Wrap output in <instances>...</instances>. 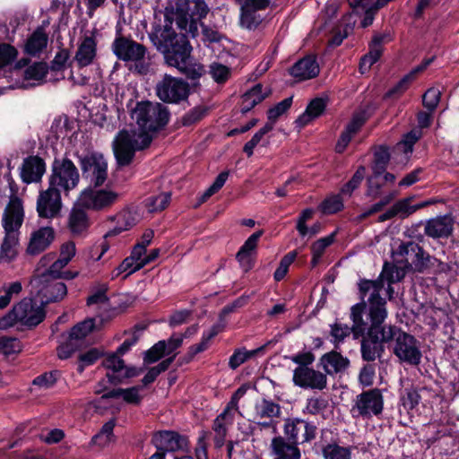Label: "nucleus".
I'll return each instance as SVG.
<instances>
[{"label": "nucleus", "instance_id": "obj_64", "mask_svg": "<svg viewBox=\"0 0 459 459\" xmlns=\"http://www.w3.org/2000/svg\"><path fill=\"white\" fill-rule=\"evenodd\" d=\"M401 401L405 409L411 410L420 403V395L415 388H406Z\"/></svg>", "mask_w": 459, "mask_h": 459}, {"label": "nucleus", "instance_id": "obj_34", "mask_svg": "<svg viewBox=\"0 0 459 459\" xmlns=\"http://www.w3.org/2000/svg\"><path fill=\"white\" fill-rule=\"evenodd\" d=\"M452 231L451 221L448 217H437L428 221L425 233L432 238L448 236Z\"/></svg>", "mask_w": 459, "mask_h": 459}, {"label": "nucleus", "instance_id": "obj_35", "mask_svg": "<svg viewBox=\"0 0 459 459\" xmlns=\"http://www.w3.org/2000/svg\"><path fill=\"white\" fill-rule=\"evenodd\" d=\"M117 225L109 230L105 238L115 236L122 231L127 230L137 224L139 218L136 212L130 210H124L116 216Z\"/></svg>", "mask_w": 459, "mask_h": 459}, {"label": "nucleus", "instance_id": "obj_4", "mask_svg": "<svg viewBox=\"0 0 459 459\" xmlns=\"http://www.w3.org/2000/svg\"><path fill=\"white\" fill-rule=\"evenodd\" d=\"M359 303L365 304L367 320L385 322L387 317L386 301L381 296L385 283L379 276L377 280H360L358 283Z\"/></svg>", "mask_w": 459, "mask_h": 459}, {"label": "nucleus", "instance_id": "obj_36", "mask_svg": "<svg viewBox=\"0 0 459 459\" xmlns=\"http://www.w3.org/2000/svg\"><path fill=\"white\" fill-rule=\"evenodd\" d=\"M67 264H65L61 259H56L54 261L50 266L45 270L44 272H40L39 268L37 269V273L34 277H39V282H46L47 279L57 280L60 278H74V275L70 274L69 273H63L62 270Z\"/></svg>", "mask_w": 459, "mask_h": 459}, {"label": "nucleus", "instance_id": "obj_17", "mask_svg": "<svg viewBox=\"0 0 459 459\" xmlns=\"http://www.w3.org/2000/svg\"><path fill=\"white\" fill-rule=\"evenodd\" d=\"M283 431L288 441L297 445L308 442L316 437V427L299 419H287Z\"/></svg>", "mask_w": 459, "mask_h": 459}, {"label": "nucleus", "instance_id": "obj_45", "mask_svg": "<svg viewBox=\"0 0 459 459\" xmlns=\"http://www.w3.org/2000/svg\"><path fill=\"white\" fill-rule=\"evenodd\" d=\"M22 290L20 281H13L9 284H4L0 289V308H5L13 299V296L18 295Z\"/></svg>", "mask_w": 459, "mask_h": 459}, {"label": "nucleus", "instance_id": "obj_19", "mask_svg": "<svg viewBox=\"0 0 459 459\" xmlns=\"http://www.w3.org/2000/svg\"><path fill=\"white\" fill-rule=\"evenodd\" d=\"M120 356L115 352L109 354L102 361L103 367L111 371V373H107V377L111 383L121 382L124 378L133 377L140 373L135 368L126 367Z\"/></svg>", "mask_w": 459, "mask_h": 459}, {"label": "nucleus", "instance_id": "obj_41", "mask_svg": "<svg viewBox=\"0 0 459 459\" xmlns=\"http://www.w3.org/2000/svg\"><path fill=\"white\" fill-rule=\"evenodd\" d=\"M233 420H229L226 417V412L219 414L213 421L212 430L214 431V444L215 446L220 448L225 443L227 436L228 426L231 425Z\"/></svg>", "mask_w": 459, "mask_h": 459}, {"label": "nucleus", "instance_id": "obj_58", "mask_svg": "<svg viewBox=\"0 0 459 459\" xmlns=\"http://www.w3.org/2000/svg\"><path fill=\"white\" fill-rule=\"evenodd\" d=\"M441 98V91L437 88L429 89L422 97L423 106L433 112L437 107Z\"/></svg>", "mask_w": 459, "mask_h": 459}, {"label": "nucleus", "instance_id": "obj_18", "mask_svg": "<svg viewBox=\"0 0 459 459\" xmlns=\"http://www.w3.org/2000/svg\"><path fill=\"white\" fill-rule=\"evenodd\" d=\"M31 284L37 289L42 303L61 300L67 294L66 285L57 280L47 279L46 282H39V277H33Z\"/></svg>", "mask_w": 459, "mask_h": 459}, {"label": "nucleus", "instance_id": "obj_47", "mask_svg": "<svg viewBox=\"0 0 459 459\" xmlns=\"http://www.w3.org/2000/svg\"><path fill=\"white\" fill-rule=\"evenodd\" d=\"M171 199L169 193H161L158 195L151 196L146 199L145 206L150 212H158L164 210Z\"/></svg>", "mask_w": 459, "mask_h": 459}, {"label": "nucleus", "instance_id": "obj_57", "mask_svg": "<svg viewBox=\"0 0 459 459\" xmlns=\"http://www.w3.org/2000/svg\"><path fill=\"white\" fill-rule=\"evenodd\" d=\"M108 286L106 284H100L97 289L93 290L91 295L87 299L88 306H106L108 299L107 297Z\"/></svg>", "mask_w": 459, "mask_h": 459}, {"label": "nucleus", "instance_id": "obj_53", "mask_svg": "<svg viewBox=\"0 0 459 459\" xmlns=\"http://www.w3.org/2000/svg\"><path fill=\"white\" fill-rule=\"evenodd\" d=\"M341 195L340 193L325 198L321 204L322 212L325 214H333L341 211L343 208V200Z\"/></svg>", "mask_w": 459, "mask_h": 459}, {"label": "nucleus", "instance_id": "obj_16", "mask_svg": "<svg viewBox=\"0 0 459 459\" xmlns=\"http://www.w3.org/2000/svg\"><path fill=\"white\" fill-rule=\"evenodd\" d=\"M24 216L22 201L16 195L11 196L4 208L2 218V226L4 232L20 234V229L23 223Z\"/></svg>", "mask_w": 459, "mask_h": 459}, {"label": "nucleus", "instance_id": "obj_54", "mask_svg": "<svg viewBox=\"0 0 459 459\" xmlns=\"http://www.w3.org/2000/svg\"><path fill=\"white\" fill-rule=\"evenodd\" d=\"M297 255V251H291L289 252L281 259L279 266L277 267L273 274L275 281H280L285 277L289 271L290 265L295 261Z\"/></svg>", "mask_w": 459, "mask_h": 459}, {"label": "nucleus", "instance_id": "obj_55", "mask_svg": "<svg viewBox=\"0 0 459 459\" xmlns=\"http://www.w3.org/2000/svg\"><path fill=\"white\" fill-rule=\"evenodd\" d=\"M167 342L166 341H159L151 349H149L143 357L145 363H153L159 360L166 354Z\"/></svg>", "mask_w": 459, "mask_h": 459}, {"label": "nucleus", "instance_id": "obj_37", "mask_svg": "<svg viewBox=\"0 0 459 459\" xmlns=\"http://www.w3.org/2000/svg\"><path fill=\"white\" fill-rule=\"evenodd\" d=\"M221 331L222 327L220 325H214L209 330L204 331L200 342L188 348V351L186 353L187 360H191L196 354L206 351L209 348L212 338Z\"/></svg>", "mask_w": 459, "mask_h": 459}, {"label": "nucleus", "instance_id": "obj_61", "mask_svg": "<svg viewBox=\"0 0 459 459\" xmlns=\"http://www.w3.org/2000/svg\"><path fill=\"white\" fill-rule=\"evenodd\" d=\"M420 137V130H412L403 136V138L397 143V147L403 148L404 153L411 152L413 145Z\"/></svg>", "mask_w": 459, "mask_h": 459}, {"label": "nucleus", "instance_id": "obj_10", "mask_svg": "<svg viewBox=\"0 0 459 459\" xmlns=\"http://www.w3.org/2000/svg\"><path fill=\"white\" fill-rule=\"evenodd\" d=\"M394 353L400 361L409 365H419L421 360V351L419 342L411 334L401 331L394 326Z\"/></svg>", "mask_w": 459, "mask_h": 459}, {"label": "nucleus", "instance_id": "obj_26", "mask_svg": "<svg viewBox=\"0 0 459 459\" xmlns=\"http://www.w3.org/2000/svg\"><path fill=\"white\" fill-rule=\"evenodd\" d=\"M271 451L273 459H300V451L298 445L291 443L283 437H276L272 439Z\"/></svg>", "mask_w": 459, "mask_h": 459}, {"label": "nucleus", "instance_id": "obj_62", "mask_svg": "<svg viewBox=\"0 0 459 459\" xmlns=\"http://www.w3.org/2000/svg\"><path fill=\"white\" fill-rule=\"evenodd\" d=\"M210 74L216 82L222 83L229 79L230 75V70L224 65L213 63L210 66Z\"/></svg>", "mask_w": 459, "mask_h": 459}, {"label": "nucleus", "instance_id": "obj_42", "mask_svg": "<svg viewBox=\"0 0 459 459\" xmlns=\"http://www.w3.org/2000/svg\"><path fill=\"white\" fill-rule=\"evenodd\" d=\"M405 275L404 270L399 268L394 265H390L388 264H385L382 273L379 277L383 279V281H387L388 288L386 290L389 299L392 298L393 295V288L391 287L392 283L400 281Z\"/></svg>", "mask_w": 459, "mask_h": 459}, {"label": "nucleus", "instance_id": "obj_30", "mask_svg": "<svg viewBox=\"0 0 459 459\" xmlns=\"http://www.w3.org/2000/svg\"><path fill=\"white\" fill-rule=\"evenodd\" d=\"M270 94L271 90L268 87H264L261 83L255 84L242 95L241 112L247 113L250 111L255 106L261 103Z\"/></svg>", "mask_w": 459, "mask_h": 459}, {"label": "nucleus", "instance_id": "obj_6", "mask_svg": "<svg viewBox=\"0 0 459 459\" xmlns=\"http://www.w3.org/2000/svg\"><path fill=\"white\" fill-rule=\"evenodd\" d=\"M79 181V171L71 160L63 158L53 161L48 186L67 195L78 186Z\"/></svg>", "mask_w": 459, "mask_h": 459}, {"label": "nucleus", "instance_id": "obj_51", "mask_svg": "<svg viewBox=\"0 0 459 459\" xmlns=\"http://www.w3.org/2000/svg\"><path fill=\"white\" fill-rule=\"evenodd\" d=\"M292 99L291 98H286L278 104H276L274 107L271 108L267 112V123H271L272 129L274 126V124L279 117H281L282 114H284L291 106Z\"/></svg>", "mask_w": 459, "mask_h": 459}, {"label": "nucleus", "instance_id": "obj_43", "mask_svg": "<svg viewBox=\"0 0 459 459\" xmlns=\"http://www.w3.org/2000/svg\"><path fill=\"white\" fill-rule=\"evenodd\" d=\"M335 233L322 238L316 240L311 246L312 260L311 264L313 267L316 266L319 263L321 256L325 253V249L333 243Z\"/></svg>", "mask_w": 459, "mask_h": 459}, {"label": "nucleus", "instance_id": "obj_25", "mask_svg": "<svg viewBox=\"0 0 459 459\" xmlns=\"http://www.w3.org/2000/svg\"><path fill=\"white\" fill-rule=\"evenodd\" d=\"M84 207L74 204L68 215L67 227L74 236H83L90 227V219Z\"/></svg>", "mask_w": 459, "mask_h": 459}, {"label": "nucleus", "instance_id": "obj_44", "mask_svg": "<svg viewBox=\"0 0 459 459\" xmlns=\"http://www.w3.org/2000/svg\"><path fill=\"white\" fill-rule=\"evenodd\" d=\"M390 160V154L388 149L385 146H379L374 153V162L372 165V171L377 176H381L386 169Z\"/></svg>", "mask_w": 459, "mask_h": 459}, {"label": "nucleus", "instance_id": "obj_24", "mask_svg": "<svg viewBox=\"0 0 459 459\" xmlns=\"http://www.w3.org/2000/svg\"><path fill=\"white\" fill-rule=\"evenodd\" d=\"M97 56V41L93 34H85L78 44L74 56L78 66L85 67L91 65Z\"/></svg>", "mask_w": 459, "mask_h": 459}, {"label": "nucleus", "instance_id": "obj_9", "mask_svg": "<svg viewBox=\"0 0 459 459\" xmlns=\"http://www.w3.org/2000/svg\"><path fill=\"white\" fill-rule=\"evenodd\" d=\"M384 409V397L381 390L370 389L356 396L351 412L353 418L370 419L378 416Z\"/></svg>", "mask_w": 459, "mask_h": 459}, {"label": "nucleus", "instance_id": "obj_46", "mask_svg": "<svg viewBox=\"0 0 459 459\" xmlns=\"http://www.w3.org/2000/svg\"><path fill=\"white\" fill-rule=\"evenodd\" d=\"M95 327L94 319L90 318L86 319L76 325H74L69 335L72 337V340L77 341L79 343H82V340L93 331Z\"/></svg>", "mask_w": 459, "mask_h": 459}, {"label": "nucleus", "instance_id": "obj_20", "mask_svg": "<svg viewBox=\"0 0 459 459\" xmlns=\"http://www.w3.org/2000/svg\"><path fill=\"white\" fill-rule=\"evenodd\" d=\"M152 444L158 452L185 450L188 446V440L185 436L177 432L163 430L156 432L152 437Z\"/></svg>", "mask_w": 459, "mask_h": 459}, {"label": "nucleus", "instance_id": "obj_32", "mask_svg": "<svg viewBox=\"0 0 459 459\" xmlns=\"http://www.w3.org/2000/svg\"><path fill=\"white\" fill-rule=\"evenodd\" d=\"M326 98H316L307 105L306 110L298 117L296 123L303 127L320 117L326 108Z\"/></svg>", "mask_w": 459, "mask_h": 459}, {"label": "nucleus", "instance_id": "obj_31", "mask_svg": "<svg viewBox=\"0 0 459 459\" xmlns=\"http://www.w3.org/2000/svg\"><path fill=\"white\" fill-rule=\"evenodd\" d=\"M19 233L4 232L0 246V264L12 263L18 255Z\"/></svg>", "mask_w": 459, "mask_h": 459}, {"label": "nucleus", "instance_id": "obj_15", "mask_svg": "<svg viewBox=\"0 0 459 459\" xmlns=\"http://www.w3.org/2000/svg\"><path fill=\"white\" fill-rule=\"evenodd\" d=\"M60 193L50 186L39 192L36 208L40 218L52 219L59 214L62 208Z\"/></svg>", "mask_w": 459, "mask_h": 459}, {"label": "nucleus", "instance_id": "obj_39", "mask_svg": "<svg viewBox=\"0 0 459 459\" xmlns=\"http://www.w3.org/2000/svg\"><path fill=\"white\" fill-rule=\"evenodd\" d=\"M140 387L134 386L130 388H117L104 394L100 400L104 401L108 398L122 397L127 403L138 404L141 402V395L139 394Z\"/></svg>", "mask_w": 459, "mask_h": 459}, {"label": "nucleus", "instance_id": "obj_23", "mask_svg": "<svg viewBox=\"0 0 459 459\" xmlns=\"http://www.w3.org/2000/svg\"><path fill=\"white\" fill-rule=\"evenodd\" d=\"M54 238L55 231L53 228L41 227L31 233L26 251L30 255H37L46 250Z\"/></svg>", "mask_w": 459, "mask_h": 459}, {"label": "nucleus", "instance_id": "obj_21", "mask_svg": "<svg viewBox=\"0 0 459 459\" xmlns=\"http://www.w3.org/2000/svg\"><path fill=\"white\" fill-rule=\"evenodd\" d=\"M46 172L44 160L37 155H32L23 160L21 168V178L26 184L39 183Z\"/></svg>", "mask_w": 459, "mask_h": 459}, {"label": "nucleus", "instance_id": "obj_50", "mask_svg": "<svg viewBox=\"0 0 459 459\" xmlns=\"http://www.w3.org/2000/svg\"><path fill=\"white\" fill-rule=\"evenodd\" d=\"M261 22L262 17L256 13V10L241 9L240 23L242 27L247 30H255Z\"/></svg>", "mask_w": 459, "mask_h": 459}, {"label": "nucleus", "instance_id": "obj_48", "mask_svg": "<svg viewBox=\"0 0 459 459\" xmlns=\"http://www.w3.org/2000/svg\"><path fill=\"white\" fill-rule=\"evenodd\" d=\"M144 266V263L136 262L131 256L123 260V262L113 271L112 278L119 276L121 273H126V276L140 270Z\"/></svg>", "mask_w": 459, "mask_h": 459}, {"label": "nucleus", "instance_id": "obj_7", "mask_svg": "<svg viewBox=\"0 0 459 459\" xmlns=\"http://www.w3.org/2000/svg\"><path fill=\"white\" fill-rule=\"evenodd\" d=\"M112 51L118 59L134 62L135 70L140 74H145L148 71V64L145 63L147 48L143 45L120 35L114 39Z\"/></svg>", "mask_w": 459, "mask_h": 459}, {"label": "nucleus", "instance_id": "obj_33", "mask_svg": "<svg viewBox=\"0 0 459 459\" xmlns=\"http://www.w3.org/2000/svg\"><path fill=\"white\" fill-rule=\"evenodd\" d=\"M48 37L43 27H39L27 39L24 47L26 54L35 56L47 48Z\"/></svg>", "mask_w": 459, "mask_h": 459}, {"label": "nucleus", "instance_id": "obj_59", "mask_svg": "<svg viewBox=\"0 0 459 459\" xmlns=\"http://www.w3.org/2000/svg\"><path fill=\"white\" fill-rule=\"evenodd\" d=\"M246 394V388L239 387L237 391L232 394L230 401L228 403L227 406L223 410L222 412H226V417L229 420H234V411L238 410V402L241 397Z\"/></svg>", "mask_w": 459, "mask_h": 459}, {"label": "nucleus", "instance_id": "obj_1", "mask_svg": "<svg viewBox=\"0 0 459 459\" xmlns=\"http://www.w3.org/2000/svg\"><path fill=\"white\" fill-rule=\"evenodd\" d=\"M209 12L204 0H168L163 23H152L148 34L152 45L163 55L165 63L193 80L201 77L204 69L192 58L193 48L186 34L195 39L201 27L204 41L220 42L222 39L217 30L202 22Z\"/></svg>", "mask_w": 459, "mask_h": 459}, {"label": "nucleus", "instance_id": "obj_2", "mask_svg": "<svg viewBox=\"0 0 459 459\" xmlns=\"http://www.w3.org/2000/svg\"><path fill=\"white\" fill-rule=\"evenodd\" d=\"M137 128L124 129L117 133L112 143L116 160L119 166L132 163L135 152L147 148L154 134L169 122L168 108L158 102H138L131 113Z\"/></svg>", "mask_w": 459, "mask_h": 459}, {"label": "nucleus", "instance_id": "obj_13", "mask_svg": "<svg viewBox=\"0 0 459 459\" xmlns=\"http://www.w3.org/2000/svg\"><path fill=\"white\" fill-rule=\"evenodd\" d=\"M82 169L94 186H102L108 178V161L100 153H91L82 160Z\"/></svg>", "mask_w": 459, "mask_h": 459}, {"label": "nucleus", "instance_id": "obj_12", "mask_svg": "<svg viewBox=\"0 0 459 459\" xmlns=\"http://www.w3.org/2000/svg\"><path fill=\"white\" fill-rule=\"evenodd\" d=\"M281 415L279 403L271 399L262 398L255 403L253 420L261 429H272L277 433V419Z\"/></svg>", "mask_w": 459, "mask_h": 459}, {"label": "nucleus", "instance_id": "obj_63", "mask_svg": "<svg viewBox=\"0 0 459 459\" xmlns=\"http://www.w3.org/2000/svg\"><path fill=\"white\" fill-rule=\"evenodd\" d=\"M80 346L81 343L72 340V337L68 335L66 341L62 342L57 348V355L61 359H68Z\"/></svg>", "mask_w": 459, "mask_h": 459}, {"label": "nucleus", "instance_id": "obj_22", "mask_svg": "<svg viewBox=\"0 0 459 459\" xmlns=\"http://www.w3.org/2000/svg\"><path fill=\"white\" fill-rule=\"evenodd\" d=\"M319 72L320 67L314 56H307L299 59L289 70L290 74L297 82L313 79L319 74Z\"/></svg>", "mask_w": 459, "mask_h": 459}, {"label": "nucleus", "instance_id": "obj_27", "mask_svg": "<svg viewBox=\"0 0 459 459\" xmlns=\"http://www.w3.org/2000/svg\"><path fill=\"white\" fill-rule=\"evenodd\" d=\"M389 40V36L387 34H377L375 35L372 39V41L369 45L370 50L365 55L359 63V70L362 74L366 73L370 69V67L378 61L382 55V45L383 43Z\"/></svg>", "mask_w": 459, "mask_h": 459}, {"label": "nucleus", "instance_id": "obj_60", "mask_svg": "<svg viewBox=\"0 0 459 459\" xmlns=\"http://www.w3.org/2000/svg\"><path fill=\"white\" fill-rule=\"evenodd\" d=\"M100 356V351L96 348H92L86 352L80 354L78 365L79 372H82L86 367L95 363Z\"/></svg>", "mask_w": 459, "mask_h": 459}, {"label": "nucleus", "instance_id": "obj_49", "mask_svg": "<svg viewBox=\"0 0 459 459\" xmlns=\"http://www.w3.org/2000/svg\"><path fill=\"white\" fill-rule=\"evenodd\" d=\"M366 168L364 166H359L352 178L341 188V194L351 196L354 190H356L362 180L365 178Z\"/></svg>", "mask_w": 459, "mask_h": 459}, {"label": "nucleus", "instance_id": "obj_40", "mask_svg": "<svg viewBox=\"0 0 459 459\" xmlns=\"http://www.w3.org/2000/svg\"><path fill=\"white\" fill-rule=\"evenodd\" d=\"M322 455L324 459H352V447L329 443L323 446Z\"/></svg>", "mask_w": 459, "mask_h": 459}, {"label": "nucleus", "instance_id": "obj_52", "mask_svg": "<svg viewBox=\"0 0 459 459\" xmlns=\"http://www.w3.org/2000/svg\"><path fill=\"white\" fill-rule=\"evenodd\" d=\"M328 402L324 397H311L307 400L306 406L303 409L304 413L311 415L320 414L327 408Z\"/></svg>", "mask_w": 459, "mask_h": 459}, {"label": "nucleus", "instance_id": "obj_29", "mask_svg": "<svg viewBox=\"0 0 459 459\" xmlns=\"http://www.w3.org/2000/svg\"><path fill=\"white\" fill-rule=\"evenodd\" d=\"M262 235L263 231L258 230L249 236L236 255L237 260L245 271L250 270L253 266L252 254L255 250Z\"/></svg>", "mask_w": 459, "mask_h": 459}, {"label": "nucleus", "instance_id": "obj_28", "mask_svg": "<svg viewBox=\"0 0 459 459\" xmlns=\"http://www.w3.org/2000/svg\"><path fill=\"white\" fill-rule=\"evenodd\" d=\"M349 363V359L337 351L325 353L319 360V364L326 376L344 371L348 368Z\"/></svg>", "mask_w": 459, "mask_h": 459}, {"label": "nucleus", "instance_id": "obj_14", "mask_svg": "<svg viewBox=\"0 0 459 459\" xmlns=\"http://www.w3.org/2000/svg\"><path fill=\"white\" fill-rule=\"evenodd\" d=\"M293 384L304 389L322 391L327 387V377L325 373L311 368H296L293 370Z\"/></svg>", "mask_w": 459, "mask_h": 459}, {"label": "nucleus", "instance_id": "obj_38", "mask_svg": "<svg viewBox=\"0 0 459 459\" xmlns=\"http://www.w3.org/2000/svg\"><path fill=\"white\" fill-rule=\"evenodd\" d=\"M431 63V59L425 61L421 65H418L414 69H412L409 74H405L396 85H394L391 90L388 91V96L394 95H401L403 94L410 86V84L416 79V76L419 73L425 70L428 65Z\"/></svg>", "mask_w": 459, "mask_h": 459}, {"label": "nucleus", "instance_id": "obj_8", "mask_svg": "<svg viewBox=\"0 0 459 459\" xmlns=\"http://www.w3.org/2000/svg\"><path fill=\"white\" fill-rule=\"evenodd\" d=\"M88 186L79 195L76 202L81 207L91 211H105L112 207L119 198L117 192L108 188Z\"/></svg>", "mask_w": 459, "mask_h": 459}, {"label": "nucleus", "instance_id": "obj_11", "mask_svg": "<svg viewBox=\"0 0 459 459\" xmlns=\"http://www.w3.org/2000/svg\"><path fill=\"white\" fill-rule=\"evenodd\" d=\"M188 83L180 78L165 74L156 85V94L163 102L178 103L187 98Z\"/></svg>", "mask_w": 459, "mask_h": 459}, {"label": "nucleus", "instance_id": "obj_5", "mask_svg": "<svg viewBox=\"0 0 459 459\" xmlns=\"http://www.w3.org/2000/svg\"><path fill=\"white\" fill-rule=\"evenodd\" d=\"M45 318V310L41 305L24 299L16 304L4 316L0 318V328L7 329L20 322L27 326H36Z\"/></svg>", "mask_w": 459, "mask_h": 459}, {"label": "nucleus", "instance_id": "obj_56", "mask_svg": "<svg viewBox=\"0 0 459 459\" xmlns=\"http://www.w3.org/2000/svg\"><path fill=\"white\" fill-rule=\"evenodd\" d=\"M256 351H247L245 349H237L230 356L229 360V367L231 369L238 368L240 365L245 363L248 359L253 357Z\"/></svg>", "mask_w": 459, "mask_h": 459}, {"label": "nucleus", "instance_id": "obj_3", "mask_svg": "<svg viewBox=\"0 0 459 459\" xmlns=\"http://www.w3.org/2000/svg\"><path fill=\"white\" fill-rule=\"evenodd\" d=\"M364 303H357L351 308L352 320V332L355 336L364 335L361 342V354L363 359L373 361L384 351L383 344L394 338V325H384V322L364 320Z\"/></svg>", "mask_w": 459, "mask_h": 459}]
</instances>
